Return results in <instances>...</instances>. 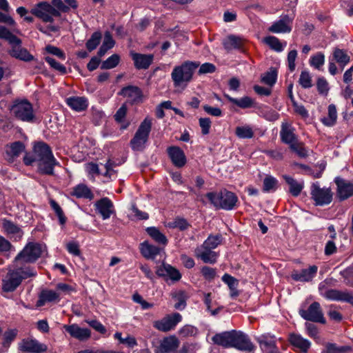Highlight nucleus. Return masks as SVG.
Instances as JSON below:
<instances>
[{
	"label": "nucleus",
	"instance_id": "55",
	"mask_svg": "<svg viewBox=\"0 0 353 353\" xmlns=\"http://www.w3.org/2000/svg\"><path fill=\"white\" fill-rule=\"evenodd\" d=\"M290 150L295 152L301 158H306L308 156V151L304 147V144L298 141L290 146Z\"/></svg>",
	"mask_w": 353,
	"mask_h": 353
},
{
	"label": "nucleus",
	"instance_id": "51",
	"mask_svg": "<svg viewBox=\"0 0 353 353\" xmlns=\"http://www.w3.org/2000/svg\"><path fill=\"white\" fill-rule=\"evenodd\" d=\"M276 79L277 72L274 68H271L261 78L262 82L270 86H272L276 83Z\"/></svg>",
	"mask_w": 353,
	"mask_h": 353
},
{
	"label": "nucleus",
	"instance_id": "1",
	"mask_svg": "<svg viewBox=\"0 0 353 353\" xmlns=\"http://www.w3.org/2000/svg\"><path fill=\"white\" fill-rule=\"evenodd\" d=\"M23 161L26 165L36 163L39 172L47 175H53L54 166L59 165L51 148L43 141L35 142L32 152L26 153Z\"/></svg>",
	"mask_w": 353,
	"mask_h": 353
},
{
	"label": "nucleus",
	"instance_id": "43",
	"mask_svg": "<svg viewBox=\"0 0 353 353\" xmlns=\"http://www.w3.org/2000/svg\"><path fill=\"white\" fill-rule=\"evenodd\" d=\"M102 39V34L99 31L94 32L90 38L85 43V47L89 52L95 50L100 44Z\"/></svg>",
	"mask_w": 353,
	"mask_h": 353
},
{
	"label": "nucleus",
	"instance_id": "5",
	"mask_svg": "<svg viewBox=\"0 0 353 353\" xmlns=\"http://www.w3.org/2000/svg\"><path fill=\"white\" fill-rule=\"evenodd\" d=\"M45 246L38 243H28L16 256L14 263L23 265V263H34L41 257Z\"/></svg>",
	"mask_w": 353,
	"mask_h": 353
},
{
	"label": "nucleus",
	"instance_id": "26",
	"mask_svg": "<svg viewBox=\"0 0 353 353\" xmlns=\"http://www.w3.org/2000/svg\"><path fill=\"white\" fill-rule=\"evenodd\" d=\"M235 330L216 334L212 338L214 344L225 348L232 347Z\"/></svg>",
	"mask_w": 353,
	"mask_h": 353
},
{
	"label": "nucleus",
	"instance_id": "21",
	"mask_svg": "<svg viewBox=\"0 0 353 353\" xmlns=\"http://www.w3.org/2000/svg\"><path fill=\"white\" fill-rule=\"evenodd\" d=\"M317 270L318 267L316 265H311L307 269L293 271L291 277L296 281L309 282L316 276Z\"/></svg>",
	"mask_w": 353,
	"mask_h": 353
},
{
	"label": "nucleus",
	"instance_id": "41",
	"mask_svg": "<svg viewBox=\"0 0 353 353\" xmlns=\"http://www.w3.org/2000/svg\"><path fill=\"white\" fill-rule=\"evenodd\" d=\"M148 234L157 243L165 245L168 243L166 236L155 227H148L146 228Z\"/></svg>",
	"mask_w": 353,
	"mask_h": 353
},
{
	"label": "nucleus",
	"instance_id": "15",
	"mask_svg": "<svg viewBox=\"0 0 353 353\" xmlns=\"http://www.w3.org/2000/svg\"><path fill=\"white\" fill-rule=\"evenodd\" d=\"M19 350L27 353H43L47 351V345L36 339H25L19 344Z\"/></svg>",
	"mask_w": 353,
	"mask_h": 353
},
{
	"label": "nucleus",
	"instance_id": "3",
	"mask_svg": "<svg viewBox=\"0 0 353 353\" xmlns=\"http://www.w3.org/2000/svg\"><path fill=\"white\" fill-rule=\"evenodd\" d=\"M199 66L196 61H186L174 67L171 78L175 88H185L192 81L196 69Z\"/></svg>",
	"mask_w": 353,
	"mask_h": 353
},
{
	"label": "nucleus",
	"instance_id": "38",
	"mask_svg": "<svg viewBox=\"0 0 353 353\" xmlns=\"http://www.w3.org/2000/svg\"><path fill=\"white\" fill-rule=\"evenodd\" d=\"M3 228L8 234H11L15 236L16 239L20 240L23 234L21 228L15 225L13 222L3 219L2 222Z\"/></svg>",
	"mask_w": 353,
	"mask_h": 353
},
{
	"label": "nucleus",
	"instance_id": "62",
	"mask_svg": "<svg viewBox=\"0 0 353 353\" xmlns=\"http://www.w3.org/2000/svg\"><path fill=\"white\" fill-rule=\"evenodd\" d=\"M317 90L320 94L327 95L330 88L329 84L324 77H319L316 82Z\"/></svg>",
	"mask_w": 353,
	"mask_h": 353
},
{
	"label": "nucleus",
	"instance_id": "18",
	"mask_svg": "<svg viewBox=\"0 0 353 353\" xmlns=\"http://www.w3.org/2000/svg\"><path fill=\"white\" fill-rule=\"evenodd\" d=\"M292 21L289 15H282L269 27L268 30L273 33H289L292 31Z\"/></svg>",
	"mask_w": 353,
	"mask_h": 353
},
{
	"label": "nucleus",
	"instance_id": "61",
	"mask_svg": "<svg viewBox=\"0 0 353 353\" xmlns=\"http://www.w3.org/2000/svg\"><path fill=\"white\" fill-rule=\"evenodd\" d=\"M201 273L203 277L208 281L214 280L216 276V269L207 265L203 266L201 268Z\"/></svg>",
	"mask_w": 353,
	"mask_h": 353
},
{
	"label": "nucleus",
	"instance_id": "42",
	"mask_svg": "<svg viewBox=\"0 0 353 353\" xmlns=\"http://www.w3.org/2000/svg\"><path fill=\"white\" fill-rule=\"evenodd\" d=\"M225 97L233 104L236 105L241 108H248L253 105L254 101L249 97H244L241 99L231 97L228 94H224Z\"/></svg>",
	"mask_w": 353,
	"mask_h": 353
},
{
	"label": "nucleus",
	"instance_id": "35",
	"mask_svg": "<svg viewBox=\"0 0 353 353\" xmlns=\"http://www.w3.org/2000/svg\"><path fill=\"white\" fill-rule=\"evenodd\" d=\"M289 341L291 345L304 353L307 352L311 345L308 340L296 334H291L289 336Z\"/></svg>",
	"mask_w": 353,
	"mask_h": 353
},
{
	"label": "nucleus",
	"instance_id": "2",
	"mask_svg": "<svg viewBox=\"0 0 353 353\" xmlns=\"http://www.w3.org/2000/svg\"><path fill=\"white\" fill-rule=\"evenodd\" d=\"M37 274L34 268L14 263V269L9 270L2 281V290L6 292H13L20 285L23 280L34 277Z\"/></svg>",
	"mask_w": 353,
	"mask_h": 353
},
{
	"label": "nucleus",
	"instance_id": "57",
	"mask_svg": "<svg viewBox=\"0 0 353 353\" xmlns=\"http://www.w3.org/2000/svg\"><path fill=\"white\" fill-rule=\"evenodd\" d=\"M350 350L349 346L338 347L334 343H328L322 353H345Z\"/></svg>",
	"mask_w": 353,
	"mask_h": 353
},
{
	"label": "nucleus",
	"instance_id": "28",
	"mask_svg": "<svg viewBox=\"0 0 353 353\" xmlns=\"http://www.w3.org/2000/svg\"><path fill=\"white\" fill-rule=\"evenodd\" d=\"M261 349L264 351L271 350V351H278L276 344V339L274 335L266 333L256 338Z\"/></svg>",
	"mask_w": 353,
	"mask_h": 353
},
{
	"label": "nucleus",
	"instance_id": "60",
	"mask_svg": "<svg viewBox=\"0 0 353 353\" xmlns=\"http://www.w3.org/2000/svg\"><path fill=\"white\" fill-rule=\"evenodd\" d=\"M299 82L301 87L305 89L311 88L312 86V77L309 72L302 71L300 74Z\"/></svg>",
	"mask_w": 353,
	"mask_h": 353
},
{
	"label": "nucleus",
	"instance_id": "59",
	"mask_svg": "<svg viewBox=\"0 0 353 353\" xmlns=\"http://www.w3.org/2000/svg\"><path fill=\"white\" fill-rule=\"evenodd\" d=\"M325 56L322 52H318L315 55L311 57L310 60V65L319 70L324 64Z\"/></svg>",
	"mask_w": 353,
	"mask_h": 353
},
{
	"label": "nucleus",
	"instance_id": "7",
	"mask_svg": "<svg viewBox=\"0 0 353 353\" xmlns=\"http://www.w3.org/2000/svg\"><path fill=\"white\" fill-rule=\"evenodd\" d=\"M10 110L17 120L32 123L35 119L32 105L27 99L16 100Z\"/></svg>",
	"mask_w": 353,
	"mask_h": 353
},
{
	"label": "nucleus",
	"instance_id": "40",
	"mask_svg": "<svg viewBox=\"0 0 353 353\" xmlns=\"http://www.w3.org/2000/svg\"><path fill=\"white\" fill-rule=\"evenodd\" d=\"M327 116L321 119L326 126L331 127L336 124L337 119L336 107L334 104H330L327 108Z\"/></svg>",
	"mask_w": 353,
	"mask_h": 353
},
{
	"label": "nucleus",
	"instance_id": "32",
	"mask_svg": "<svg viewBox=\"0 0 353 353\" xmlns=\"http://www.w3.org/2000/svg\"><path fill=\"white\" fill-rule=\"evenodd\" d=\"M66 104L73 110L81 112L87 109L88 101L84 97H70L66 99Z\"/></svg>",
	"mask_w": 353,
	"mask_h": 353
},
{
	"label": "nucleus",
	"instance_id": "47",
	"mask_svg": "<svg viewBox=\"0 0 353 353\" xmlns=\"http://www.w3.org/2000/svg\"><path fill=\"white\" fill-rule=\"evenodd\" d=\"M235 134L240 139H251L254 134L252 128L250 125L236 127Z\"/></svg>",
	"mask_w": 353,
	"mask_h": 353
},
{
	"label": "nucleus",
	"instance_id": "6",
	"mask_svg": "<svg viewBox=\"0 0 353 353\" xmlns=\"http://www.w3.org/2000/svg\"><path fill=\"white\" fill-rule=\"evenodd\" d=\"M152 119L150 117H145L139 126L134 137L130 141V145L132 150L136 151L142 150L147 143L149 134L152 129Z\"/></svg>",
	"mask_w": 353,
	"mask_h": 353
},
{
	"label": "nucleus",
	"instance_id": "12",
	"mask_svg": "<svg viewBox=\"0 0 353 353\" xmlns=\"http://www.w3.org/2000/svg\"><path fill=\"white\" fill-rule=\"evenodd\" d=\"M182 321V316L174 312L154 322V327L161 332H167L175 329L176 325Z\"/></svg>",
	"mask_w": 353,
	"mask_h": 353
},
{
	"label": "nucleus",
	"instance_id": "34",
	"mask_svg": "<svg viewBox=\"0 0 353 353\" xmlns=\"http://www.w3.org/2000/svg\"><path fill=\"white\" fill-rule=\"evenodd\" d=\"M71 196H75L78 199H87L92 200L94 199V194L91 190L85 184L81 183L74 186L70 192Z\"/></svg>",
	"mask_w": 353,
	"mask_h": 353
},
{
	"label": "nucleus",
	"instance_id": "58",
	"mask_svg": "<svg viewBox=\"0 0 353 353\" xmlns=\"http://www.w3.org/2000/svg\"><path fill=\"white\" fill-rule=\"evenodd\" d=\"M45 60L52 68L57 70L61 74H65L67 73L66 68L61 63L57 61L54 58L51 57H46Z\"/></svg>",
	"mask_w": 353,
	"mask_h": 353
},
{
	"label": "nucleus",
	"instance_id": "9",
	"mask_svg": "<svg viewBox=\"0 0 353 353\" xmlns=\"http://www.w3.org/2000/svg\"><path fill=\"white\" fill-rule=\"evenodd\" d=\"M31 13L46 23H52L54 21V17H58L61 15L58 10L46 1L37 3L32 8Z\"/></svg>",
	"mask_w": 353,
	"mask_h": 353
},
{
	"label": "nucleus",
	"instance_id": "11",
	"mask_svg": "<svg viewBox=\"0 0 353 353\" xmlns=\"http://www.w3.org/2000/svg\"><path fill=\"white\" fill-rule=\"evenodd\" d=\"M299 313L300 316L306 321L320 323L322 324H325L326 323L323 310L319 302H313L306 310H299Z\"/></svg>",
	"mask_w": 353,
	"mask_h": 353
},
{
	"label": "nucleus",
	"instance_id": "45",
	"mask_svg": "<svg viewBox=\"0 0 353 353\" xmlns=\"http://www.w3.org/2000/svg\"><path fill=\"white\" fill-rule=\"evenodd\" d=\"M116 165L117 164L114 161L111 159H108L104 165L105 171L101 174L108 179V181L112 180V178L115 179L117 177V172L114 169Z\"/></svg>",
	"mask_w": 353,
	"mask_h": 353
},
{
	"label": "nucleus",
	"instance_id": "50",
	"mask_svg": "<svg viewBox=\"0 0 353 353\" xmlns=\"http://www.w3.org/2000/svg\"><path fill=\"white\" fill-rule=\"evenodd\" d=\"M115 339H117L120 343L126 345L129 347H134L137 345L136 339L130 335H128L125 338L122 337L121 332H116L114 335Z\"/></svg>",
	"mask_w": 353,
	"mask_h": 353
},
{
	"label": "nucleus",
	"instance_id": "33",
	"mask_svg": "<svg viewBox=\"0 0 353 353\" xmlns=\"http://www.w3.org/2000/svg\"><path fill=\"white\" fill-rule=\"evenodd\" d=\"M283 179L289 186L290 193L294 197L300 195L304 188L303 181H298L289 175H283Z\"/></svg>",
	"mask_w": 353,
	"mask_h": 353
},
{
	"label": "nucleus",
	"instance_id": "10",
	"mask_svg": "<svg viewBox=\"0 0 353 353\" xmlns=\"http://www.w3.org/2000/svg\"><path fill=\"white\" fill-rule=\"evenodd\" d=\"M312 199L314 205L323 206L330 204L332 201V192L329 188H321L319 182L313 183L310 188Z\"/></svg>",
	"mask_w": 353,
	"mask_h": 353
},
{
	"label": "nucleus",
	"instance_id": "14",
	"mask_svg": "<svg viewBox=\"0 0 353 353\" xmlns=\"http://www.w3.org/2000/svg\"><path fill=\"white\" fill-rule=\"evenodd\" d=\"M156 274L158 276L164 278L165 281L169 279L172 282H177L181 279V274L176 268L165 263L157 267Z\"/></svg>",
	"mask_w": 353,
	"mask_h": 353
},
{
	"label": "nucleus",
	"instance_id": "29",
	"mask_svg": "<svg viewBox=\"0 0 353 353\" xmlns=\"http://www.w3.org/2000/svg\"><path fill=\"white\" fill-rule=\"evenodd\" d=\"M179 345V341L176 336L165 337L158 347L157 353H170L174 351Z\"/></svg>",
	"mask_w": 353,
	"mask_h": 353
},
{
	"label": "nucleus",
	"instance_id": "23",
	"mask_svg": "<svg viewBox=\"0 0 353 353\" xmlns=\"http://www.w3.org/2000/svg\"><path fill=\"white\" fill-rule=\"evenodd\" d=\"M63 329L70 335L79 341H85L90 337L91 332L88 328H81L77 324L64 325Z\"/></svg>",
	"mask_w": 353,
	"mask_h": 353
},
{
	"label": "nucleus",
	"instance_id": "64",
	"mask_svg": "<svg viewBox=\"0 0 353 353\" xmlns=\"http://www.w3.org/2000/svg\"><path fill=\"white\" fill-rule=\"evenodd\" d=\"M297 57V51L296 50H290L288 54L287 61L288 66L290 72H294L296 68L295 61Z\"/></svg>",
	"mask_w": 353,
	"mask_h": 353
},
{
	"label": "nucleus",
	"instance_id": "19",
	"mask_svg": "<svg viewBox=\"0 0 353 353\" xmlns=\"http://www.w3.org/2000/svg\"><path fill=\"white\" fill-rule=\"evenodd\" d=\"M194 256L205 263L214 264L219 256L218 252L201 244L194 250Z\"/></svg>",
	"mask_w": 353,
	"mask_h": 353
},
{
	"label": "nucleus",
	"instance_id": "44",
	"mask_svg": "<svg viewBox=\"0 0 353 353\" xmlns=\"http://www.w3.org/2000/svg\"><path fill=\"white\" fill-rule=\"evenodd\" d=\"M333 56L336 62L341 66V70H343L345 65L350 61V58L346 52L339 48L334 50Z\"/></svg>",
	"mask_w": 353,
	"mask_h": 353
},
{
	"label": "nucleus",
	"instance_id": "63",
	"mask_svg": "<svg viewBox=\"0 0 353 353\" xmlns=\"http://www.w3.org/2000/svg\"><path fill=\"white\" fill-rule=\"evenodd\" d=\"M199 126L201 128V133L203 135H207L210 133L211 128L212 121L210 118H200L199 119Z\"/></svg>",
	"mask_w": 353,
	"mask_h": 353
},
{
	"label": "nucleus",
	"instance_id": "27",
	"mask_svg": "<svg viewBox=\"0 0 353 353\" xmlns=\"http://www.w3.org/2000/svg\"><path fill=\"white\" fill-rule=\"evenodd\" d=\"M130 55L134 61L135 68L139 70L148 69L154 59L153 54H143L132 52Z\"/></svg>",
	"mask_w": 353,
	"mask_h": 353
},
{
	"label": "nucleus",
	"instance_id": "16",
	"mask_svg": "<svg viewBox=\"0 0 353 353\" xmlns=\"http://www.w3.org/2000/svg\"><path fill=\"white\" fill-rule=\"evenodd\" d=\"M96 212L100 214L103 220L109 219L115 213L114 204L108 197H103L94 203Z\"/></svg>",
	"mask_w": 353,
	"mask_h": 353
},
{
	"label": "nucleus",
	"instance_id": "46",
	"mask_svg": "<svg viewBox=\"0 0 353 353\" xmlns=\"http://www.w3.org/2000/svg\"><path fill=\"white\" fill-rule=\"evenodd\" d=\"M278 188V180L270 175H268L263 180V192H268L270 191H275Z\"/></svg>",
	"mask_w": 353,
	"mask_h": 353
},
{
	"label": "nucleus",
	"instance_id": "25",
	"mask_svg": "<svg viewBox=\"0 0 353 353\" xmlns=\"http://www.w3.org/2000/svg\"><path fill=\"white\" fill-rule=\"evenodd\" d=\"M25 150L26 145L20 141H14L7 145L6 150L7 160L10 163L14 162Z\"/></svg>",
	"mask_w": 353,
	"mask_h": 353
},
{
	"label": "nucleus",
	"instance_id": "56",
	"mask_svg": "<svg viewBox=\"0 0 353 353\" xmlns=\"http://www.w3.org/2000/svg\"><path fill=\"white\" fill-rule=\"evenodd\" d=\"M221 241L222 236L221 234H217L215 236L210 235L207 238V239L203 243V244L205 246H207L209 248L214 250L221 243Z\"/></svg>",
	"mask_w": 353,
	"mask_h": 353
},
{
	"label": "nucleus",
	"instance_id": "4",
	"mask_svg": "<svg viewBox=\"0 0 353 353\" xmlns=\"http://www.w3.org/2000/svg\"><path fill=\"white\" fill-rule=\"evenodd\" d=\"M210 203L216 209L233 210L238 202L237 196L226 189L219 192H210L205 194Z\"/></svg>",
	"mask_w": 353,
	"mask_h": 353
},
{
	"label": "nucleus",
	"instance_id": "36",
	"mask_svg": "<svg viewBox=\"0 0 353 353\" xmlns=\"http://www.w3.org/2000/svg\"><path fill=\"white\" fill-rule=\"evenodd\" d=\"M140 252L145 259H154L160 253V248L144 241L140 244Z\"/></svg>",
	"mask_w": 353,
	"mask_h": 353
},
{
	"label": "nucleus",
	"instance_id": "24",
	"mask_svg": "<svg viewBox=\"0 0 353 353\" xmlns=\"http://www.w3.org/2000/svg\"><path fill=\"white\" fill-rule=\"evenodd\" d=\"M335 183L337 185V196L341 201L348 199L353 195V184L347 181L336 178Z\"/></svg>",
	"mask_w": 353,
	"mask_h": 353
},
{
	"label": "nucleus",
	"instance_id": "53",
	"mask_svg": "<svg viewBox=\"0 0 353 353\" xmlns=\"http://www.w3.org/2000/svg\"><path fill=\"white\" fill-rule=\"evenodd\" d=\"M197 333V328L191 325H185L178 331V334L181 338L193 336Z\"/></svg>",
	"mask_w": 353,
	"mask_h": 353
},
{
	"label": "nucleus",
	"instance_id": "20",
	"mask_svg": "<svg viewBox=\"0 0 353 353\" xmlns=\"http://www.w3.org/2000/svg\"><path fill=\"white\" fill-rule=\"evenodd\" d=\"M323 297L328 300L347 302L353 305V295L347 291L330 289L323 293Z\"/></svg>",
	"mask_w": 353,
	"mask_h": 353
},
{
	"label": "nucleus",
	"instance_id": "8",
	"mask_svg": "<svg viewBox=\"0 0 353 353\" xmlns=\"http://www.w3.org/2000/svg\"><path fill=\"white\" fill-rule=\"evenodd\" d=\"M9 54L17 59L25 62L34 61L35 65L34 68L37 70H41L43 65L42 62L39 61L26 48L22 46V41L21 39H19L10 46Z\"/></svg>",
	"mask_w": 353,
	"mask_h": 353
},
{
	"label": "nucleus",
	"instance_id": "17",
	"mask_svg": "<svg viewBox=\"0 0 353 353\" xmlns=\"http://www.w3.org/2000/svg\"><path fill=\"white\" fill-rule=\"evenodd\" d=\"M119 94L127 98V102L133 105L143 101L142 90L137 86L128 85L121 89Z\"/></svg>",
	"mask_w": 353,
	"mask_h": 353
},
{
	"label": "nucleus",
	"instance_id": "31",
	"mask_svg": "<svg viewBox=\"0 0 353 353\" xmlns=\"http://www.w3.org/2000/svg\"><path fill=\"white\" fill-rule=\"evenodd\" d=\"M60 301V294L52 290H43L39 296L37 301V306H43L46 303L59 302Z\"/></svg>",
	"mask_w": 353,
	"mask_h": 353
},
{
	"label": "nucleus",
	"instance_id": "30",
	"mask_svg": "<svg viewBox=\"0 0 353 353\" xmlns=\"http://www.w3.org/2000/svg\"><path fill=\"white\" fill-rule=\"evenodd\" d=\"M281 141L291 146L297 141V138L294 133V128L287 123H283L280 131Z\"/></svg>",
	"mask_w": 353,
	"mask_h": 353
},
{
	"label": "nucleus",
	"instance_id": "54",
	"mask_svg": "<svg viewBox=\"0 0 353 353\" xmlns=\"http://www.w3.org/2000/svg\"><path fill=\"white\" fill-rule=\"evenodd\" d=\"M50 205L52 209L54 211L55 214H57L60 224L64 225L66 222L67 219L61 206L53 199H51L50 201Z\"/></svg>",
	"mask_w": 353,
	"mask_h": 353
},
{
	"label": "nucleus",
	"instance_id": "37",
	"mask_svg": "<svg viewBox=\"0 0 353 353\" xmlns=\"http://www.w3.org/2000/svg\"><path fill=\"white\" fill-rule=\"evenodd\" d=\"M244 40L235 35H229L223 42V45L228 51L233 49H240L243 47Z\"/></svg>",
	"mask_w": 353,
	"mask_h": 353
},
{
	"label": "nucleus",
	"instance_id": "49",
	"mask_svg": "<svg viewBox=\"0 0 353 353\" xmlns=\"http://www.w3.org/2000/svg\"><path fill=\"white\" fill-rule=\"evenodd\" d=\"M120 62V57L117 54H114L108 57L105 61H103L101 64V69L109 70L112 69L117 66Z\"/></svg>",
	"mask_w": 353,
	"mask_h": 353
},
{
	"label": "nucleus",
	"instance_id": "52",
	"mask_svg": "<svg viewBox=\"0 0 353 353\" xmlns=\"http://www.w3.org/2000/svg\"><path fill=\"white\" fill-rule=\"evenodd\" d=\"M0 39H4L11 46L19 38L13 34L8 28L0 26Z\"/></svg>",
	"mask_w": 353,
	"mask_h": 353
},
{
	"label": "nucleus",
	"instance_id": "48",
	"mask_svg": "<svg viewBox=\"0 0 353 353\" xmlns=\"http://www.w3.org/2000/svg\"><path fill=\"white\" fill-rule=\"evenodd\" d=\"M264 42L270 46V48L276 52L283 50V46L280 40L274 36H268L264 38Z\"/></svg>",
	"mask_w": 353,
	"mask_h": 353
},
{
	"label": "nucleus",
	"instance_id": "22",
	"mask_svg": "<svg viewBox=\"0 0 353 353\" xmlns=\"http://www.w3.org/2000/svg\"><path fill=\"white\" fill-rule=\"evenodd\" d=\"M168 154L175 167L182 168L186 162L184 152L178 146H170L167 149Z\"/></svg>",
	"mask_w": 353,
	"mask_h": 353
},
{
	"label": "nucleus",
	"instance_id": "13",
	"mask_svg": "<svg viewBox=\"0 0 353 353\" xmlns=\"http://www.w3.org/2000/svg\"><path fill=\"white\" fill-rule=\"evenodd\" d=\"M232 347L243 352H252L256 346L251 341L249 336L242 331L235 330Z\"/></svg>",
	"mask_w": 353,
	"mask_h": 353
},
{
	"label": "nucleus",
	"instance_id": "39",
	"mask_svg": "<svg viewBox=\"0 0 353 353\" xmlns=\"http://www.w3.org/2000/svg\"><path fill=\"white\" fill-rule=\"evenodd\" d=\"M128 108L125 104H123L114 115V120L119 123L121 130H125L130 125V122L125 120Z\"/></svg>",
	"mask_w": 353,
	"mask_h": 353
}]
</instances>
